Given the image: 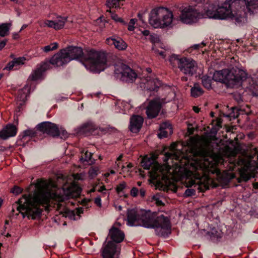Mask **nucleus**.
<instances>
[{"mask_svg":"<svg viewBox=\"0 0 258 258\" xmlns=\"http://www.w3.org/2000/svg\"><path fill=\"white\" fill-rule=\"evenodd\" d=\"M39 132L46 133L54 137L60 135L59 130L56 124L44 121L37 124L35 128H28L21 133L19 136L20 145L25 146L28 141L38 136Z\"/></svg>","mask_w":258,"mask_h":258,"instance_id":"0eeeda50","label":"nucleus"},{"mask_svg":"<svg viewBox=\"0 0 258 258\" xmlns=\"http://www.w3.org/2000/svg\"><path fill=\"white\" fill-rule=\"evenodd\" d=\"M173 132H169L167 130L160 129V133L158 136L160 139L167 137L169 135L172 134Z\"/></svg>","mask_w":258,"mask_h":258,"instance_id":"f704fd0d","label":"nucleus"},{"mask_svg":"<svg viewBox=\"0 0 258 258\" xmlns=\"http://www.w3.org/2000/svg\"><path fill=\"white\" fill-rule=\"evenodd\" d=\"M139 194V190L137 187H134L131 190L130 194L133 197H136Z\"/></svg>","mask_w":258,"mask_h":258,"instance_id":"c03bdc74","label":"nucleus"},{"mask_svg":"<svg viewBox=\"0 0 258 258\" xmlns=\"http://www.w3.org/2000/svg\"><path fill=\"white\" fill-rule=\"evenodd\" d=\"M137 20L136 19H132L128 25V30L130 31H133L135 29V25L136 23Z\"/></svg>","mask_w":258,"mask_h":258,"instance_id":"58836bf2","label":"nucleus"},{"mask_svg":"<svg viewBox=\"0 0 258 258\" xmlns=\"http://www.w3.org/2000/svg\"><path fill=\"white\" fill-rule=\"evenodd\" d=\"M49 202L47 193L41 190L35 191L32 196L23 197L17 202V209L23 218L26 216L29 219L33 220L41 216L43 209Z\"/></svg>","mask_w":258,"mask_h":258,"instance_id":"7ed1b4c3","label":"nucleus"},{"mask_svg":"<svg viewBox=\"0 0 258 258\" xmlns=\"http://www.w3.org/2000/svg\"><path fill=\"white\" fill-rule=\"evenodd\" d=\"M176 146V145L175 143H173L171 146V149L172 150L173 152H174V150H175ZM165 158L164 159V161L168 160L170 158L179 160V157L176 155H175L174 153H166L165 154Z\"/></svg>","mask_w":258,"mask_h":258,"instance_id":"c756f323","label":"nucleus"},{"mask_svg":"<svg viewBox=\"0 0 258 258\" xmlns=\"http://www.w3.org/2000/svg\"><path fill=\"white\" fill-rule=\"evenodd\" d=\"M142 34L145 36H150V32L149 30H144L142 32Z\"/></svg>","mask_w":258,"mask_h":258,"instance_id":"13d9d810","label":"nucleus"},{"mask_svg":"<svg viewBox=\"0 0 258 258\" xmlns=\"http://www.w3.org/2000/svg\"><path fill=\"white\" fill-rule=\"evenodd\" d=\"M7 42V40L5 39L0 42V50H2L6 46Z\"/></svg>","mask_w":258,"mask_h":258,"instance_id":"603ef678","label":"nucleus"},{"mask_svg":"<svg viewBox=\"0 0 258 258\" xmlns=\"http://www.w3.org/2000/svg\"><path fill=\"white\" fill-rule=\"evenodd\" d=\"M17 132L18 128L15 125L8 124L0 131V138L3 140H7L10 137L15 136Z\"/></svg>","mask_w":258,"mask_h":258,"instance_id":"f3484780","label":"nucleus"},{"mask_svg":"<svg viewBox=\"0 0 258 258\" xmlns=\"http://www.w3.org/2000/svg\"><path fill=\"white\" fill-rule=\"evenodd\" d=\"M154 199H155V200L156 201V203L158 205H162L163 203H162V201L156 199V198L155 197H154Z\"/></svg>","mask_w":258,"mask_h":258,"instance_id":"680f3d73","label":"nucleus"},{"mask_svg":"<svg viewBox=\"0 0 258 258\" xmlns=\"http://www.w3.org/2000/svg\"><path fill=\"white\" fill-rule=\"evenodd\" d=\"M125 237L124 232L118 228L114 227V243L122 242Z\"/></svg>","mask_w":258,"mask_h":258,"instance_id":"412c9836","label":"nucleus"},{"mask_svg":"<svg viewBox=\"0 0 258 258\" xmlns=\"http://www.w3.org/2000/svg\"><path fill=\"white\" fill-rule=\"evenodd\" d=\"M160 129L167 130L169 132H173L171 125L168 122H164L160 125Z\"/></svg>","mask_w":258,"mask_h":258,"instance_id":"c9c22d12","label":"nucleus"},{"mask_svg":"<svg viewBox=\"0 0 258 258\" xmlns=\"http://www.w3.org/2000/svg\"><path fill=\"white\" fill-rule=\"evenodd\" d=\"M123 157V155L120 154L117 158L115 163L118 168H121L122 169L125 168V166L121 163L120 161Z\"/></svg>","mask_w":258,"mask_h":258,"instance_id":"a19ab883","label":"nucleus"},{"mask_svg":"<svg viewBox=\"0 0 258 258\" xmlns=\"http://www.w3.org/2000/svg\"><path fill=\"white\" fill-rule=\"evenodd\" d=\"M223 161L220 154L214 153L207 146L200 148L196 152L195 159L190 163V176L192 177L189 179L187 186H194L198 189L203 184L205 187L208 186L211 182L209 174H219L220 171L216 166Z\"/></svg>","mask_w":258,"mask_h":258,"instance_id":"f257e3e1","label":"nucleus"},{"mask_svg":"<svg viewBox=\"0 0 258 258\" xmlns=\"http://www.w3.org/2000/svg\"><path fill=\"white\" fill-rule=\"evenodd\" d=\"M143 210L137 208L129 209L127 213V224L130 226H139L143 215Z\"/></svg>","mask_w":258,"mask_h":258,"instance_id":"2eb2a0df","label":"nucleus"},{"mask_svg":"<svg viewBox=\"0 0 258 258\" xmlns=\"http://www.w3.org/2000/svg\"><path fill=\"white\" fill-rule=\"evenodd\" d=\"M58 47V44L56 42L51 43L50 45H46L43 48V50L45 52H48L50 51L57 49Z\"/></svg>","mask_w":258,"mask_h":258,"instance_id":"473e14b6","label":"nucleus"},{"mask_svg":"<svg viewBox=\"0 0 258 258\" xmlns=\"http://www.w3.org/2000/svg\"><path fill=\"white\" fill-rule=\"evenodd\" d=\"M13 38L15 39H17L19 38V35L18 33H15L13 34Z\"/></svg>","mask_w":258,"mask_h":258,"instance_id":"774afa93","label":"nucleus"},{"mask_svg":"<svg viewBox=\"0 0 258 258\" xmlns=\"http://www.w3.org/2000/svg\"><path fill=\"white\" fill-rule=\"evenodd\" d=\"M246 8L249 13H253V10L258 8V0H246Z\"/></svg>","mask_w":258,"mask_h":258,"instance_id":"bb28decb","label":"nucleus"},{"mask_svg":"<svg viewBox=\"0 0 258 258\" xmlns=\"http://www.w3.org/2000/svg\"><path fill=\"white\" fill-rule=\"evenodd\" d=\"M23 191V189L18 186H14V187L11 189V192L14 194L18 195L21 193Z\"/></svg>","mask_w":258,"mask_h":258,"instance_id":"37998d69","label":"nucleus"},{"mask_svg":"<svg viewBox=\"0 0 258 258\" xmlns=\"http://www.w3.org/2000/svg\"><path fill=\"white\" fill-rule=\"evenodd\" d=\"M71 61L70 55L64 48L60 49L49 60L46 59L41 62L37 69L33 71L29 77L32 81H37L43 77V73L49 69L50 65L60 67L67 65Z\"/></svg>","mask_w":258,"mask_h":258,"instance_id":"423d86ee","label":"nucleus"},{"mask_svg":"<svg viewBox=\"0 0 258 258\" xmlns=\"http://www.w3.org/2000/svg\"><path fill=\"white\" fill-rule=\"evenodd\" d=\"M155 52L157 54H159L160 55H161L163 58H164L166 56V54H165V51H159L156 49V48H155V49H153Z\"/></svg>","mask_w":258,"mask_h":258,"instance_id":"8fccbe9b","label":"nucleus"},{"mask_svg":"<svg viewBox=\"0 0 258 258\" xmlns=\"http://www.w3.org/2000/svg\"><path fill=\"white\" fill-rule=\"evenodd\" d=\"M114 77L124 82H133L137 78L136 73L122 61L114 59Z\"/></svg>","mask_w":258,"mask_h":258,"instance_id":"9d476101","label":"nucleus"},{"mask_svg":"<svg viewBox=\"0 0 258 258\" xmlns=\"http://www.w3.org/2000/svg\"><path fill=\"white\" fill-rule=\"evenodd\" d=\"M92 154L91 152L86 151L85 153H82L81 157L80 159L81 162H86L89 164L93 163L94 161L92 160Z\"/></svg>","mask_w":258,"mask_h":258,"instance_id":"5701e85b","label":"nucleus"},{"mask_svg":"<svg viewBox=\"0 0 258 258\" xmlns=\"http://www.w3.org/2000/svg\"><path fill=\"white\" fill-rule=\"evenodd\" d=\"M106 43L108 44V45H112L113 44V36H111L110 37H109L108 38H107L106 40Z\"/></svg>","mask_w":258,"mask_h":258,"instance_id":"864d4df0","label":"nucleus"},{"mask_svg":"<svg viewBox=\"0 0 258 258\" xmlns=\"http://www.w3.org/2000/svg\"><path fill=\"white\" fill-rule=\"evenodd\" d=\"M166 102L164 99L156 98L151 101L147 107L146 114L149 118H153L156 117L161 108L163 104Z\"/></svg>","mask_w":258,"mask_h":258,"instance_id":"4468645a","label":"nucleus"},{"mask_svg":"<svg viewBox=\"0 0 258 258\" xmlns=\"http://www.w3.org/2000/svg\"><path fill=\"white\" fill-rule=\"evenodd\" d=\"M114 207L116 211H120L122 210V207L121 206H115Z\"/></svg>","mask_w":258,"mask_h":258,"instance_id":"e2e57ef3","label":"nucleus"},{"mask_svg":"<svg viewBox=\"0 0 258 258\" xmlns=\"http://www.w3.org/2000/svg\"><path fill=\"white\" fill-rule=\"evenodd\" d=\"M139 226L148 228H154L157 234L160 236H168L171 231L170 222L168 217L161 215L154 218V216L143 210V215Z\"/></svg>","mask_w":258,"mask_h":258,"instance_id":"39448f33","label":"nucleus"},{"mask_svg":"<svg viewBox=\"0 0 258 258\" xmlns=\"http://www.w3.org/2000/svg\"><path fill=\"white\" fill-rule=\"evenodd\" d=\"M12 2H14L15 3L20 5L22 4V0H10Z\"/></svg>","mask_w":258,"mask_h":258,"instance_id":"69168bd1","label":"nucleus"},{"mask_svg":"<svg viewBox=\"0 0 258 258\" xmlns=\"http://www.w3.org/2000/svg\"><path fill=\"white\" fill-rule=\"evenodd\" d=\"M45 23V25H47L48 27L54 28V29L56 30V26L55 23V21L46 20Z\"/></svg>","mask_w":258,"mask_h":258,"instance_id":"79ce46f5","label":"nucleus"},{"mask_svg":"<svg viewBox=\"0 0 258 258\" xmlns=\"http://www.w3.org/2000/svg\"><path fill=\"white\" fill-rule=\"evenodd\" d=\"M202 18V14L195 8L189 6L181 10L178 20L184 24H192L197 23Z\"/></svg>","mask_w":258,"mask_h":258,"instance_id":"f8f14e48","label":"nucleus"},{"mask_svg":"<svg viewBox=\"0 0 258 258\" xmlns=\"http://www.w3.org/2000/svg\"><path fill=\"white\" fill-rule=\"evenodd\" d=\"M26 60V59L24 57H15L13 60L7 63L4 70L8 71L17 70L20 66L24 63Z\"/></svg>","mask_w":258,"mask_h":258,"instance_id":"6ab92c4d","label":"nucleus"},{"mask_svg":"<svg viewBox=\"0 0 258 258\" xmlns=\"http://www.w3.org/2000/svg\"><path fill=\"white\" fill-rule=\"evenodd\" d=\"M10 23H2L0 24V36L5 37L9 34Z\"/></svg>","mask_w":258,"mask_h":258,"instance_id":"cd10ccee","label":"nucleus"},{"mask_svg":"<svg viewBox=\"0 0 258 258\" xmlns=\"http://www.w3.org/2000/svg\"><path fill=\"white\" fill-rule=\"evenodd\" d=\"M170 61H175L180 71L184 74L192 76L197 71V64L195 61L190 59L183 57L179 58L176 55H172L170 58Z\"/></svg>","mask_w":258,"mask_h":258,"instance_id":"9b49d317","label":"nucleus"},{"mask_svg":"<svg viewBox=\"0 0 258 258\" xmlns=\"http://www.w3.org/2000/svg\"><path fill=\"white\" fill-rule=\"evenodd\" d=\"M102 258H113V225L110 227L108 237L101 249Z\"/></svg>","mask_w":258,"mask_h":258,"instance_id":"ddd939ff","label":"nucleus"},{"mask_svg":"<svg viewBox=\"0 0 258 258\" xmlns=\"http://www.w3.org/2000/svg\"><path fill=\"white\" fill-rule=\"evenodd\" d=\"M211 79L210 77L204 76L202 78V82L204 87L208 89L211 88Z\"/></svg>","mask_w":258,"mask_h":258,"instance_id":"7c9ffc66","label":"nucleus"},{"mask_svg":"<svg viewBox=\"0 0 258 258\" xmlns=\"http://www.w3.org/2000/svg\"><path fill=\"white\" fill-rule=\"evenodd\" d=\"M175 21L172 11L165 7L155 8L150 13L149 23L155 28L171 27Z\"/></svg>","mask_w":258,"mask_h":258,"instance_id":"6e6552de","label":"nucleus"},{"mask_svg":"<svg viewBox=\"0 0 258 258\" xmlns=\"http://www.w3.org/2000/svg\"><path fill=\"white\" fill-rule=\"evenodd\" d=\"M192 109H193V110L196 112V113H199L200 111V108H199L198 106H193L192 107Z\"/></svg>","mask_w":258,"mask_h":258,"instance_id":"bf43d9fd","label":"nucleus"},{"mask_svg":"<svg viewBox=\"0 0 258 258\" xmlns=\"http://www.w3.org/2000/svg\"><path fill=\"white\" fill-rule=\"evenodd\" d=\"M125 187L126 183L124 182H122L117 186L116 187V191L118 194H119L123 191Z\"/></svg>","mask_w":258,"mask_h":258,"instance_id":"ea45409f","label":"nucleus"},{"mask_svg":"<svg viewBox=\"0 0 258 258\" xmlns=\"http://www.w3.org/2000/svg\"><path fill=\"white\" fill-rule=\"evenodd\" d=\"M28 26V25L27 24H23L19 31V32H21L22 30L26 29Z\"/></svg>","mask_w":258,"mask_h":258,"instance_id":"0e129e2a","label":"nucleus"},{"mask_svg":"<svg viewBox=\"0 0 258 258\" xmlns=\"http://www.w3.org/2000/svg\"><path fill=\"white\" fill-rule=\"evenodd\" d=\"M125 220V217L123 215L120 216L119 218H118L117 219V221L116 222V223L117 224H118L119 225H121L122 223L124 222V221Z\"/></svg>","mask_w":258,"mask_h":258,"instance_id":"de8ad7c7","label":"nucleus"},{"mask_svg":"<svg viewBox=\"0 0 258 258\" xmlns=\"http://www.w3.org/2000/svg\"><path fill=\"white\" fill-rule=\"evenodd\" d=\"M64 49L70 55L71 61L81 58L84 66L91 72L99 73L107 67V54L104 51L92 49L84 54L80 47L68 46Z\"/></svg>","mask_w":258,"mask_h":258,"instance_id":"f03ea898","label":"nucleus"},{"mask_svg":"<svg viewBox=\"0 0 258 258\" xmlns=\"http://www.w3.org/2000/svg\"><path fill=\"white\" fill-rule=\"evenodd\" d=\"M114 21L116 22H119L123 25L126 24V23L120 17H118L116 15L114 14Z\"/></svg>","mask_w":258,"mask_h":258,"instance_id":"a18cd8bd","label":"nucleus"},{"mask_svg":"<svg viewBox=\"0 0 258 258\" xmlns=\"http://www.w3.org/2000/svg\"><path fill=\"white\" fill-rule=\"evenodd\" d=\"M94 127L91 123H86L75 129V134L77 136H88L92 134Z\"/></svg>","mask_w":258,"mask_h":258,"instance_id":"a211bd4d","label":"nucleus"},{"mask_svg":"<svg viewBox=\"0 0 258 258\" xmlns=\"http://www.w3.org/2000/svg\"><path fill=\"white\" fill-rule=\"evenodd\" d=\"M106 6L109 8L106 10V13H108L110 15V18L113 19V13L111 11V9L113 8V0H108L106 3Z\"/></svg>","mask_w":258,"mask_h":258,"instance_id":"72a5a7b5","label":"nucleus"},{"mask_svg":"<svg viewBox=\"0 0 258 258\" xmlns=\"http://www.w3.org/2000/svg\"><path fill=\"white\" fill-rule=\"evenodd\" d=\"M236 155V152L234 150H232L230 151V154H229V156H231V157H234Z\"/></svg>","mask_w":258,"mask_h":258,"instance_id":"338daca9","label":"nucleus"},{"mask_svg":"<svg viewBox=\"0 0 258 258\" xmlns=\"http://www.w3.org/2000/svg\"><path fill=\"white\" fill-rule=\"evenodd\" d=\"M247 77L246 70L236 67L230 70L223 69L215 71L213 80L225 84L228 87L234 88L241 86Z\"/></svg>","mask_w":258,"mask_h":258,"instance_id":"20e7f679","label":"nucleus"},{"mask_svg":"<svg viewBox=\"0 0 258 258\" xmlns=\"http://www.w3.org/2000/svg\"><path fill=\"white\" fill-rule=\"evenodd\" d=\"M196 193V190L194 189H187L185 191V194L186 196H191L194 195Z\"/></svg>","mask_w":258,"mask_h":258,"instance_id":"49530a36","label":"nucleus"},{"mask_svg":"<svg viewBox=\"0 0 258 258\" xmlns=\"http://www.w3.org/2000/svg\"><path fill=\"white\" fill-rule=\"evenodd\" d=\"M144 121L140 115H133L130 119V129L132 133H137L141 130Z\"/></svg>","mask_w":258,"mask_h":258,"instance_id":"dca6fc26","label":"nucleus"},{"mask_svg":"<svg viewBox=\"0 0 258 258\" xmlns=\"http://www.w3.org/2000/svg\"><path fill=\"white\" fill-rule=\"evenodd\" d=\"M120 0H114V8H119L120 7Z\"/></svg>","mask_w":258,"mask_h":258,"instance_id":"5fc2aeb1","label":"nucleus"},{"mask_svg":"<svg viewBox=\"0 0 258 258\" xmlns=\"http://www.w3.org/2000/svg\"><path fill=\"white\" fill-rule=\"evenodd\" d=\"M76 210H77V213L78 215L83 213L84 210L82 207H79V208H77Z\"/></svg>","mask_w":258,"mask_h":258,"instance_id":"6e6d98bb","label":"nucleus"},{"mask_svg":"<svg viewBox=\"0 0 258 258\" xmlns=\"http://www.w3.org/2000/svg\"><path fill=\"white\" fill-rule=\"evenodd\" d=\"M68 197L70 198L74 196L73 192H75L77 195L81 194L82 188L78 185L74 184L68 188Z\"/></svg>","mask_w":258,"mask_h":258,"instance_id":"a878e982","label":"nucleus"},{"mask_svg":"<svg viewBox=\"0 0 258 258\" xmlns=\"http://www.w3.org/2000/svg\"><path fill=\"white\" fill-rule=\"evenodd\" d=\"M90 202V201L89 200L84 199L81 201V204L88 208L89 207V204Z\"/></svg>","mask_w":258,"mask_h":258,"instance_id":"09e8293b","label":"nucleus"},{"mask_svg":"<svg viewBox=\"0 0 258 258\" xmlns=\"http://www.w3.org/2000/svg\"><path fill=\"white\" fill-rule=\"evenodd\" d=\"M145 88L150 91H155L157 88L161 85V83L159 80L156 78L152 79H147L146 82L145 83Z\"/></svg>","mask_w":258,"mask_h":258,"instance_id":"aec40b11","label":"nucleus"},{"mask_svg":"<svg viewBox=\"0 0 258 258\" xmlns=\"http://www.w3.org/2000/svg\"><path fill=\"white\" fill-rule=\"evenodd\" d=\"M203 92V89L198 84H195L190 90L191 95L193 97H198L202 95Z\"/></svg>","mask_w":258,"mask_h":258,"instance_id":"393cba45","label":"nucleus"},{"mask_svg":"<svg viewBox=\"0 0 258 258\" xmlns=\"http://www.w3.org/2000/svg\"><path fill=\"white\" fill-rule=\"evenodd\" d=\"M114 258H119L120 251V245L114 244Z\"/></svg>","mask_w":258,"mask_h":258,"instance_id":"4c0bfd02","label":"nucleus"},{"mask_svg":"<svg viewBox=\"0 0 258 258\" xmlns=\"http://www.w3.org/2000/svg\"><path fill=\"white\" fill-rule=\"evenodd\" d=\"M95 204L98 206H101V200L100 197H96L94 200Z\"/></svg>","mask_w":258,"mask_h":258,"instance_id":"3c124183","label":"nucleus"},{"mask_svg":"<svg viewBox=\"0 0 258 258\" xmlns=\"http://www.w3.org/2000/svg\"><path fill=\"white\" fill-rule=\"evenodd\" d=\"M249 89L251 91L252 94L254 95L258 96V84L253 83L249 86Z\"/></svg>","mask_w":258,"mask_h":258,"instance_id":"e433bc0d","label":"nucleus"},{"mask_svg":"<svg viewBox=\"0 0 258 258\" xmlns=\"http://www.w3.org/2000/svg\"><path fill=\"white\" fill-rule=\"evenodd\" d=\"M139 194L141 197L143 198L145 196L146 191L144 189L141 188L140 190Z\"/></svg>","mask_w":258,"mask_h":258,"instance_id":"4d7b16f0","label":"nucleus"},{"mask_svg":"<svg viewBox=\"0 0 258 258\" xmlns=\"http://www.w3.org/2000/svg\"><path fill=\"white\" fill-rule=\"evenodd\" d=\"M142 166L145 169L150 170L149 171L150 177L153 179L159 180L160 179L163 180L169 179L167 176V173L170 169L169 165L161 166L153 158L145 157L142 160Z\"/></svg>","mask_w":258,"mask_h":258,"instance_id":"1a4fd4ad","label":"nucleus"},{"mask_svg":"<svg viewBox=\"0 0 258 258\" xmlns=\"http://www.w3.org/2000/svg\"><path fill=\"white\" fill-rule=\"evenodd\" d=\"M240 177L244 181H247L251 178V175L248 171L247 165H245L243 168L241 169Z\"/></svg>","mask_w":258,"mask_h":258,"instance_id":"c85d7f7f","label":"nucleus"},{"mask_svg":"<svg viewBox=\"0 0 258 258\" xmlns=\"http://www.w3.org/2000/svg\"><path fill=\"white\" fill-rule=\"evenodd\" d=\"M68 17H62L60 15L56 16L55 23L56 26V30H60L64 27L65 23L68 21Z\"/></svg>","mask_w":258,"mask_h":258,"instance_id":"4be33fe9","label":"nucleus"},{"mask_svg":"<svg viewBox=\"0 0 258 258\" xmlns=\"http://www.w3.org/2000/svg\"><path fill=\"white\" fill-rule=\"evenodd\" d=\"M150 40L153 43L152 49H155L160 44L159 43V38L156 34H152L150 35Z\"/></svg>","mask_w":258,"mask_h":258,"instance_id":"2f4dec72","label":"nucleus"},{"mask_svg":"<svg viewBox=\"0 0 258 258\" xmlns=\"http://www.w3.org/2000/svg\"><path fill=\"white\" fill-rule=\"evenodd\" d=\"M90 172L92 175H96L97 174V170L95 169H92Z\"/></svg>","mask_w":258,"mask_h":258,"instance_id":"052dcab7","label":"nucleus"},{"mask_svg":"<svg viewBox=\"0 0 258 258\" xmlns=\"http://www.w3.org/2000/svg\"><path fill=\"white\" fill-rule=\"evenodd\" d=\"M114 46L119 50H123L127 48V44L120 38H114Z\"/></svg>","mask_w":258,"mask_h":258,"instance_id":"b1692460","label":"nucleus"}]
</instances>
